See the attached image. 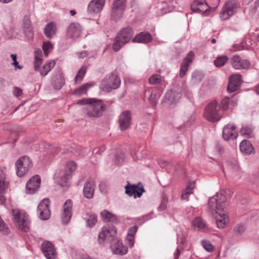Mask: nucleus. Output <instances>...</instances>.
<instances>
[{
	"mask_svg": "<svg viewBox=\"0 0 259 259\" xmlns=\"http://www.w3.org/2000/svg\"><path fill=\"white\" fill-rule=\"evenodd\" d=\"M226 197L222 193H217L209 199L208 207L212 215L216 218V224L219 228H224L229 218L222 211L226 209Z\"/></svg>",
	"mask_w": 259,
	"mask_h": 259,
	"instance_id": "obj_1",
	"label": "nucleus"
},
{
	"mask_svg": "<svg viewBox=\"0 0 259 259\" xmlns=\"http://www.w3.org/2000/svg\"><path fill=\"white\" fill-rule=\"evenodd\" d=\"M90 105L83 108L84 114L89 117L98 118L102 116L106 110V105L102 100L93 98Z\"/></svg>",
	"mask_w": 259,
	"mask_h": 259,
	"instance_id": "obj_2",
	"label": "nucleus"
},
{
	"mask_svg": "<svg viewBox=\"0 0 259 259\" xmlns=\"http://www.w3.org/2000/svg\"><path fill=\"white\" fill-rule=\"evenodd\" d=\"M120 84V79L118 75L114 72L111 73L101 81L100 89L106 92L118 88Z\"/></svg>",
	"mask_w": 259,
	"mask_h": 259,
	"instance_id": "obj_3",
	"label": "nucleus"
},
{
	"mask_svg": "<svg viewBox=\"0 0 259 259\" xmlns=\"http://www.w3.org/2000/svg\"><path fill=\"white\" fill-rule=\"evenodd\" d=\"M204 117L208 121L214 122L219 121L222 114L220 111V107L215 101L209 103L205 108Z\"/></svg>",
	"mask_w": 259,
	"mask_h": 259,
	"instance_id": "obj_4",
	"label": "nucleus"
},
{
	"mask_svg": "<svg viewBox=\"0 0 259 259\" xmlns=\"http://www.w3.org/2000/svg\"><path fill=\"white\" fill-rule=\"evenodd\" d=\"M220 0H196L191 5V9L194 12L205 13L211 7H217Z\"/></svg>",
	"mask_w": 259,
	"mask_h": 259,
	"instance_id": "obj_5",
	"label": "nucleus"
},
{
	"mask_svg": "<svg viewBox=\"0 0 259 259\" xmlns=\"http://www.w3.org/2000/svg\"><path fill=\"white\" fill-rule=\"evenodd\" d=\"M16 174L19 177L24 176L32 167V162L28 156L20 157L15 162Z\"/></svg>",
	"mask_w": 259,
	"mask_h": 259,
	"instance_id": "obj_6",
	"label": "nucleus"
},
{
	"mask_svg": "<svg viewBox=\"0 0 259 259\" xmlns=\"http://www.w3.org/2000/svg\"><path fill=\"white\" fill-rule=\"evenodd\" d=\"M116 229L114 227H103L98 235V242L100 244H109L116 238Z\"/></svg>",
	"mask_w": 259,
	"mask_h": 259,
	"instance_id": "obj_7",
	"label": "nucleus"
},
{
	"mask_svg": "<svg viewBox=\"0 0 259 259\" xmlns=\"http://www.w3.org/2000/svg\"><path fill=\"white\" fill-rule=\"evenodd\" d=\"M12 213L13 220L18 228L23 232H27L29 228L28 216L21 213L19 209H13Z\"/></svg>",
	"mask_w": 259,
	"mask_h": 259,
	"instance_id": "obj_8",
	"label": "nucleus"
},
{
	"mask_svg": "<svg viewBox=\"0 0 259 259\" xmlns=\"http://www.w3.org/2000/svg\"><path fill=\"white\" fill-rule=\"evenodd\" d=\"M237 4L235 0H228L224 5L220 13V18L225 20L229 19L236 13Z\"/></svg>",
	"mask_w": 259,
	"mask_h": 259,
	"instance_id": "obj_9",
	"label": "nucleus"
},
{
	"mask_svg": "<svg viewBox=\"0 0 259 259\" xmlns=\"http://www.w3.org/2000/svg\"><path fill=\"white\" fill-rule=\"evenodd\" d=\"M50 203L49 199H44L40 201L37 206V212L38 216L42 220H47L50 218Z\"/></svg>",
	"mask_w": 259,
	"mask_h": 259,
	"instance_id": "obj_10",
	"label": "nucleus"
},
{
	"mask_svg": "<svg viewBox=\"0 0 259 259\" xmlns=\"http://www.w3.org/2000/svg\"><path fill=\"white\" fill-rule=\"evenodd\" d=\"M182 96L179 89L175 88L167 92L164 97V102L173 107Z\"/></svg>",
	"mask_w": 259,
	"mask_h": 259,
	"instance_id": "obj_11",
	"label": "nucleus"
},
{
	"mask_svg": "<svg viewBox=\"0 0 259 259\" xmlns=\"http://www.w3.org/2000/svg\"><path fill=\"white\" fill-rule=\"evenodd\" d=\"M105 0H92L88 7L89 14L94 15L99 14L105 5Z\"/></svg>",
	"mask_w": 259,
	"mask_h": 259,
	"instance_id": "obj_12",
	"label": "nucleus"
},
{
	"mask_svg": "<svg viewBox=\"0 0 259 259\" xmlns=\"http://www.w3.org/2000/svg\"><path fill=\"white\" fill-rule=\"evenodd\" d=\"M241 77L240 74H235L230 76L227 88L229 93L235 92L239 88L242 82Z\"/></svg>",
	"mask_w": 259,
	"mask_h": 259,
	"instance_id": "obj_13",
	"label": "nucleus"
},
{
	"mask_svg": "<svg viewBox=\"0 0 259 259\" xmlns=\"http://www.w3.org/2000/svg\"><path fill=\"white\" fill-rule=\"evenodd\" d=\"M238 133L236 127L233 124H228L223 128V137L226 141L236 139Z\"/></svg>",
	"mask_w": 259,
	"mask_h": 259,
	"instance_id": "obj_14",
	"label": "nucleus"
},
{
	"mask_svg": "<svg viewBox=\"0 0 259 259\" xmlns=\"http://www.w3.org/2000/svg\"><path fill=\"white\" fill-rule=\"evenodd\" d=\"M40 181V178L37 175L30 179L26 183V193L27 194H33L36 192L39 188Z\"/></svg>",
	"mask_w": 259,
	"mask_h": 259,
	"instance_id": "obj_15",
	"label": "nucleus"
},
{
	"mask_svg": "<svg viewBox=\"0 0 259 259\" xmlns=\"http://www.w3.org/2000/svg\"><path fill=\"white\" fill-rule=\"evenodd\" d=\"M41 250L47 259H56V252L53 244L49 241L41 244Z\"/></svg>",
	"mask_w": 259,
	"mask_h": 259,
	"instance_id": "obj_16",
	"label": "nucleus"
},
{
	"mask_svg": "<svg viewBox=\"0 0 259 259\" xmlns=\"http://www.w3.org/2000/svg\"><path fill=\"white\" fill-rule=\"evenodd\" d=\"M72 202L71 200L68 199L63 205V212L61 215V220L64 224L69 223L72 216Z\"/></svg>",
	"mask_w": 259,
	"mask_h": 259,
	"instance_id": "obj_17",
	"label": "nucleus"
},
{
	"mask_svg": "<svg viewBox=\"0 0 259 259\" xmlns=\"http://www.w3.org/2000/svg\"><path fill=\"white\" fill-rule=\"evenodd\" d=\"M231 63L235 69H246L249 67L250 64L249 61L242 59L238 55H234L232 57Z\"/></svg>",
	"mask_w": 259,
	"mask_h": 259,
	"instance_id": "obj_18",
	"label": "nucleus"
},
{
	"mask_svg": "<svg viewBox=\"0 0 259 259\" xmlns=\"http://www.w3.org/2000/svg\"><path fill=\"white\" fill-rule=\"evenodd\" d=\"M110 247L114 253L119 255H123L127 253V248L124 246L121 241L116 238L111 243Z\"/></svg>",
	"mask_w": 259,
	"mask_h": 259,
	"instance_id": "obj_19",
	"label": "nucleus"
},
{
	"mask_svg": "<svg viewBox=\"0 0 259 259\" xmlns=\"http://www.w3.org/2000/svg\"><path fill=\"white\" fill-rule=\"evenodd\" d=\"M194 56V53L190 51L182 62L180 70V76L182 78L186 74L189 64L192 62Z\"/></svg>",
	"mask_w": 259,
	"mask_h": 259,
	"instance_id": "obj_20",
	"label": "nucleus"
},
{
	"mask_svg": "<svg viewBox=\"0 0 259 259\" xmlns=\"http://www.w3.org/2000/svg\"><path fill=\"white\" fill-rule=\"evenodd\" d=\"M81 32V26L77 23H72L68 27L67 35L75 39L80 36Z\"/></svg>",
	"mask_w": 259,
	"mask_h": 259,
	"instance_id": "obj_21",
	"label": "nucleus"
},
{
	"mask_svg": "<svg viewBox=\"0 0 259 259\" xmlns=\"http://www.w3.org/2000/svg\"><path fill=\"white\" fill-rule=\"evenodd\" d=\"M95 184L92 179H89L84 183L83 193L84 196L88 199H91L94 196Z\"/></svg>",
	"mask_w": 259,
	"mask_h": 259,
	"instance_id": "obj_22",
	"label": "nucleus"
},
{
	"mask_svg": "<svg viewBox=\"0 0 259 259\" xmlns=\"http://www.w3.org/2000/svg\"><path fill=\"white\" fill-rule=\"evenodd\" d=\"M131 116L130 112L125 111L119 116V123L121 130H126L131 123Z\"/></svg>",
	"mask_w": 259,
	"mask_h": 259,
	"instance_id": "obj_23",
	"label": "nucleus"
},
{
	"mask_svg": "<svg viewBox=\"0 0 259 259\" xmlns=\"http://www.w3.org/2000/svg\"><path fill=\"white\" fill-rule=\"evenodd\" d=\"M133 30L131 27L122 29L117 35L119 39L125 44L128 42L133 35Z\"/></svg>",
	"mask_w": 259,
	"mask_h": 259,
	"instance_id": "obj_24",
	"label": "nucleus"
},
{
	"mask_svg": "<svg viewBox=\"0 0 259 259\" xmlns=\"http://www.w3.org/2000/svg\"><path fill=\"white\" fill-rule=\"evenodd\" d=\"M152 40L151 34L148 32H141L132 39L133 42L147 44Z\"/></svg>",
	"mask_w": 259,
	"mask_h": 259,
	"instance_id": "obj_25",
	"label": "nucleus"
},
{
	"mask_svg": "<svg viewBox=\"0 0 259 259\" xmlns=\"http://www.w3.org/2000/svg\"><path fill=\"white\" fill-rule=\"evenodd\" d=\"M9 184V180L6 175L5 169L0 168V193L6 192Z\"/></svg>",
	"mask_w": 259,
	"mask_h": 259,
	"instance_id": "obj_26",
	"label": "nucleus"
},
{
	"mask_svg": "<svg viewBox=\"0 0 259 259\" xmlns=\"http://www.w3.org/2000/svg\"><path fill=\"white\" fill-rule=\"evenodd\" d=\"M102 220L106 223L111 222L117 224L119 222V219L114 214L107 210H104L100 213Z\"/></svg>",
	"mask_w": 259,
	"mask_h": 259,
	"instance_id": "obj_27",
	"label": "nucleus"
},
{
	"mask_svg": "<svg viewBox=\"0 0 259 259\" xmlns=\"http://www.w3.org/2000/svg\"><path fill=\"white\" fill-rule=\"evenodd\" d=\"M65 82L63 74L59 72L58 74L53 76L52 78V84L56 90H60L62 88Z\"/></svg>",
	"mask_w": 259,
	"mask_h": 259,
	"instance_id": "obj_28",
	"label": "nucleus"
},
{
	"mask_svg": "<svg viewBox=\"0 0 259 259\" xmlns=\"http://www.w3.org/2000/svg\"><path fill=\"white\" fill-rule=\"evenodd\" d=\"M125 9L113 6L111 12V18L112 20L117 21L122 16Z\"/></svg>",
	"mask_w": 259,
	"mask_h": 259,
	"instance_id": "obj_29",
	"label": "nucleus"
},
{
	"mask_svg": "<svg viewBox=\"0 0 259 259\" xmlns=\"http://www.w3.org/2000/svg\"><path fill=\"white\" fill-rule=\"evenodd\" d=\"M253 149L251 144L248 140H243L240 144V151L244 154H250L253 151Z\"/></svg>",
	"mask_w": 259,
	"mask_h": 259,
	"instance_id": "obj_30",
	"label": "nucleus"
},
{
	"mask_svg": "<svg viewBox=\"0 0 259 259\" xmlns=\"http://www.w3.org/2000/svg\"><path fill=\"white\" fill-rule=\"evenodd\" d=\"M193 225L195 229L200 230L203 232H207L209 231V228L206 226L205 223L200 217H197L195 219L193 222Z\"/></svg>",
	"mask_w": 259,
	"mask_h": 259,
	"instance_id": "obj_31",
	"label": "nucleus"
},
{
	"mask_svg": "<svg viewBox=\"0 0 259 259\" xmlns=\"http://www.w3.org/2000/svg\"><path fill=\"white\" fill-rule=\"evenodd\" d=\"M56 25L52 22L48 23L45 27L44 33L47 37L52 38L56 33Z\"/></svg>",
	"mask_w": 259,
	"mask_h": 259,
	"instance_id": "obj_32",
	"label": "nucleus"
},
{
	"mask_svg": "<svg viewBox=\"0 0 259 259\" xmlns=\"http://www.w3.org/2000/svg\"><path fill=\"white\" fill-rule=\"evenodd\" d=\"M76 169V164L73 161H70L66 163L65 165L64 176L67 178H70L71 175Z\"/></svg>",
	"mask_w": 259,
	"mask_h": 259,
	"instance_id": "obj_33",
	"label": "nucleus"
},
{
	"mask_svg": "<svg viewBox=\"0 0 259 259\" xmlns=\"http://www.w3.org/2000/svg\"><path fill=\"white\" fill-rule=\"evenodd\" d=\"M195 187V182H192L189 183L185 190L182 194V198L184 200H188L189 196L193 194V189Z\"/></svg>",
	"mask_w": 259,
	"mask_h": 259,
	"instance_id": "obj_34",
	"label": "nucleus"
},
{
	"mask_svg": "<svg viewBox=\"0 0 259 259\" xmlns=\"http://www.w3.org/2000/svg\"><path fill=\"white\" fill-rule=\"evenodd\" d=\"M93 86V84L91 83H86L81 85L79 88L75 90L73 92L74 95L81 96L86 94L88 90Z\"/></svg>",
	"mask_w": 259,
	"mask_h": 259,
	"instance_id": "obj_35",
	"label": "nucleus"
},
{
	"mask_svg": "<svg viewBox=\"0 0 259 259\" xmlns=\"http://www.w3.org/2000/svg\"><path fill=\"white\" fill-rule=\"evenodd\" d=\"M87 67L85 65H83L78 71L76 74L75 79L74 82L75 83H79L84 77L86 73Z\"/></svg>",
	"mask_w": 259,
	"mask_h": 259,
	"instance_id": "obj_36",
	"label": "nucleus"
},
{
	"mask_svg": "<svg viewBox=\"0 0 259 259\" xmlns=\"http://www.w3.org/2000/svg\"><path fill=\"white\" fill-rule=\"evenodd\" d=\"M253 128L251 125H244L240 130L241 135L246 137L249 138L252 136Z\"/></svg>",
	"mask_w": 259,
	"mask_h": 259,
	"instance_id": "obj_37",
	"label": "nucleus"
},
{
	"mask_svg": "<svg viewBox=\"0 0 259 259\" xmlns=\"http://www.w3.org/2000/svg\"><path fill=\"white\" fill-rule=\"evenodd\" d=\"M227 166L233 172H236L239 170L240 168L237 161L235 159L228 160L227 162Z\"/></svg>",
	"mask_w": 259,
	"mask_h": 259,
	"instance_id": "obj_38",
	"label": "nucleus"
},
{
	"mask_svg": "<svg viewBox=\"0 0 259 259\" xmlns=\"http://www.w3.org/2000/svg\"><path fill=\"white\" fill-rule=\"evenodd\" d=\"M55 62L54 60L51 61L48 63L46 64L43 68L40 70V74L42 76H46L52 68L54 67Z\"/></svg>",
	"mask_w": 259,
	"mask_h": 259,
	"instance_id": "obj_39",
	"label": "nucleus"
},
{
	"mask_svg": "<svg viewBox=\"0 0 259 259\" xmlns=\"http://www.w3.org/2000/svg\"><path fill=\"white\" fill-rule=\"evenodd\" d=\"M41 52L40 50L35 51V61H34V69L38 70L42 63Z\"/></svg>",
	"mask_w": 259,
	"mask_h": 259,
	"instance_id": "obj_40",
	"label": "nucleus"
},
{
	"mask_svg": "<svg viewBox=\"0 0 259 259\" xmlns=\"http://www.w3.org/2000/svg\"><path fill=\"white\" fill-rule=\"evenodd\" d=\"M203 75L199 71H195L192 74V81L193 83L198 84L203 79Z\"/></svg>",
	"mask_w": 259,
	"mask_h": 259,
	"instance_id": "obj_41",
	"label": "nucleus"
},
{
	"mask_svg": "<svg viewBox=\"0 0 259 259\" xmlns=\"http://www.w3.org/2000/svg\"><path fill=\"white\" fill-rule=\"evenodd\" d=\"M228 60V58L226 56L218 57L214 61V64L217 67H220L224 66Z\"/></svg>",
	"mask_w": 259,
	"mask_h": 259,
	"instance_id": "obj_42",
	"label": "nucleus"
},
{
	"mask_svg": "<svg viewBox=\"0 0 259 259\" xmlns=\"http://www.w3.org/2000/svg\"><path fill=\"white\" fill-rule=\"evenodd\" d=\"M162 78L158 74H153L149 78V82L151 84H157L161 83Z\"/></svg>",
	"mask_w": 259,
	"mask_h": 259,
	"instance_id": "obj_43",
	"label": "nucleus"
},
{
	"mask_svg": "<svg viewBox=\"0 0 259 259\" xmlns=\"http://www.w3.org/2000/svg\"><path fill=\"white\" fill-rule=\"evenodd\" d=\"M125 44L119 39V36H116L112 45L113 50L117 52Z\"/></svg>",
	"mask_w": 259,
	"mask_h": 259,
	"instance_id": "obj_44",
	"label": "nucleus"
},
{
	"mask_svg": "<svg viewBox=\"0 0 259 259\" xmlns=\"http://www.w3.org/2000/svg\"><path fill=\"white\" fill-rule=\"evenodd\" d=\"M160 96V94H155L154 93V91L153 90L149 98V101L152 105L155 106L157 103V101L159 99Z\"/></svg>",
	"mask_w": 259,
	"mask_h": 259,
	"instance_id": "obj_45",
	"label": "nucleus"
},
{
	"mask_svg": "<svg viewBox=\"0 0 259 259\" xmlns=\"http://www.w3.org/2000/svg\"><path fill=\"white\" fill-rule=\"evenodd\" d=\"M124 188L125 189V194L130 197L133 196L135 189H137L136 185H130L128 183L125 186Z\"/></svg>",
	"mask_w": 259,
	"mask_h": 259,
	"instance_id": "obj_46",
	"label": "nucleus"
},
{
	"mask_svg": "<svg viewBox=\"0 0 259 259\" xmlns=\"http://www.w3.org/2000/svg\"><path fill=\"white\" fill-rule=\"evenodd\" d=\"M69 179L70 178H67L66 177H65L64 174H63V176H61L60 178L58 179V183L61 186L63 187H68L69 186L68 181Z\"/></svg>",
	"mask_w": 259,
	"mask_h": 259,
	"instance_id": "obj_47",
	"label": "nucleus"
},
{
	"mask_svg": "<svg viewBox=\"0 0 259 259\" xmlns=\"http://www.w3.org/2000/svg\"><path fill=\"white\" fill-rule=\"evenodd\" d=\"M201 244L207 251L211 252L214 249V247L208 241L202 240L201 241Z\"/></svg>",
	"mask_w": 259,
	"mask_h": 259,
	"instance_id": "obj_48",
	"label": "nucleus"
},
{
	"mask_svg": "<svg viewBox=\"0 0 259 259\" xmlns=\"http://www.w3.org/2000/svg\"><path fill=\"white\" fill-rule=\"evenodd\" d=\"M53 48L52 44L49 42H46L43 44L42 45V49L44 52L45 55L46 57H47L49 55V50Z\"/></svg>",
	"mask_w": 259,
	"mask_h": 259,
	"instance_id": "obj_49",
	"label": "nucleus"
},
{
	"mask_svg": "<svg viewBox=\"0 0 259 259\" xmlns=\"http://www.w3.org/2000/svg\"><path fill=\"white\" fill-rule=\"evenodd\" d=\"M97 222V216L95 214H91L87 220L88 226L92 227L96 224Z\"/></svg>",
	"mask_w": 259,
	"mask_h": 259,
	"instance_id": "obj_50",
	"label": "nucleus"
},
{
	"mask_svg": "<svg viewBox=\"0 0 259 259\" xmlns=\"http://www.w3.org/2000/svg\"><path fill=\"white\" fill-rule=\"evenodd\" d=\"M136 188L137 189H135V191H134V194L133 195L134 198L140 197L143 193L145 192V190L143 187H140L136 185Z\"/></svg>",
	"mask_w": 259,
	"mask_h": 259,
	"instance_id": "obj_51",
	"label": "nucleus"
},
{
	"mask_svg": "<svg viewBox=\"0 0 259 259\" xmlns=\"http://www.w3.org/2000/svg\"><path fill=\"white\" fill-rule=\"evenodd\" d=\"M32 25L29 17L28 16H25L24 17L23 21V28L27 29L28 28H31Z\"/></svg>",
	"mask_w": 259,
	"mask_h": 259,
	"instance_id": "obj_52",
	"label": "nucleus"
},
{
	"mask_svg": "<svg viewBox=\"0 0 259 259\" xmlns=\"http://www.w3.org/2000/svg\"><path fill=\"white\" fill-rule=\"evenodd\" d=\"M26 37L28 40H31L33 37L32 27L23 29Z\"/></svg>",
	"mask_w": 259,
	"mask_h": 259,
	"instance_id": "obj_53",
	"label": "nucleus"
},
{
	"mask_svg": "<svg viewBox=\"0 0 259 259\" xmlns=\"http://www.w3.org/2000/svg\"><path fill=\"white\" fill-rule=\"evenodd\" d=\"M125 243L129 247H133L135 243V237H133L132 235H127L125 239Z\"/></svg>",
	"mask_w": 259,
	"mask_h": 259,
	"instance_id": "obj_54",
	"label": "nucleus"
},
{
	"mask_svg": "<svg viewBox=\"0 0 259 259\" xmlns=\"http://www.w3.org/2000/svg\"><path fill=\"white\" fill-rule=\"evenodd\" d=\"M94 100V99H93V98H84L78 101L76 104L80 105H84L86 106L87 105H90L91 102Z\"/></svg>",
	"mask_w": 259,
	"mask_h": 259,
	"instance_id": "obj_55",
	"label": "nucleus"
},
{
	"mask_svg": "<svg viewBox=\"0 0 259 259\" xmlns=\"http://www.w3.org/2000/svg\"><path fill=\"white\" fill-rule=\"evenodd\" d=\"M113 6L125 9L126 0H114Z\"/></svg>",
	"mask_w": 259,
	"mask_h": 259,
	"instance_id": "obj_56",
	"label": "nucleus"
},
{
	"mask_svg": "<svg viewBox=\"0 0 259 259\" xmlns=\"http://www.w3.org/2000/svg\"><path fill=\"white\" fill-rule=\"evenodd\" d=\"M245 230L244 226L243 225H238L235 226L233 229L235 234H240Z\"/></svg>",
	"mask_w": 259,
	"mask_h": 259,
	"instance_id": "obj_57",
	"label": "nucleus"
},
{
	"mask_svg": "<svg viewBox=\"0 0 259 259\" xmlns=\"http://www.w3.org/2000/svg\"><path fill=\"white\" fill-rule=\"evenodd\" d=\"M229 98L225 97L222 100V108L224 110H227L229 108Z\"/></svg>",
	"mask_w": 259,
	"mask_h": 259,
	"instance_id": "obj_58",
	"label": "nucleus"
},
{
	"mask_svg": "<svg viewBox=\"0 0 259 259\" xmlns=\"http://www.w3.org/2000/svg\"><path fill=\"white\" fill-rule=\"evenodd\" d=\"M11 57L13 61L12 63V65H14L15 68H18L19 69H21L23 68V66L21 65H19L18 64V62L17 61V55L16 54H11Z\"/></svg>",
	"mask_w": 259,
	"mask_h": 259,
	"instance_id": "obj_59",
	"label": "nucleus"
},
{
	"mask_svg": "<svg viewBox=\"0 0 259 259\" xmlns=\"http://www.w3.org/2000/svg\"><path fill=\"white\" fill-rule=\"evenodd\" d=\"M165 4H166L165 2L163 3V7L162 8V13H166L167 12H169L173 10L174 6L172 4H170L166 8L165 7Z\"/></svg>",
	"mask_w": 259,
	"mask_h": 259,
	"instance_id": "obj_60",
	"label": "nucleus"
},
{
	"mask_svg": "<svg viewBox=\"0 0 259 259\" xmlns=\"http://www.w3.org/2000/svg\"><path fill=\"white\" fill-rule=\"evenodd\" d=\"M124 160V155L122 153H119L115 156V163L117 164H121Z\"/></svg>",
	"mask_w": 259,
	"mask_h": 259,
	"instance_id": "obj_61",
	"label": "nucleus"
},
{
	"mask_svg": "<svg viewBox=\"0 0 259 259\" xmlns=\"http://www.w3.org/2000/svg\"><path fill=\"white\" fill-rule=\"evenodd\" d=\"M22 94V90L19 87L13 88V94L16 97H20Z\"/></svg>",
	"mask_w": 259,
	"mask_h": 259,
	"instance_id": "obj_62",
	"label": "nucleus"
},
{
	"mask_svg": "<svg viewBox=\"0 0 259 259\" xmlns=\"http://www.w3.org/2000/svg\"><path fill=\"white\" fill-rule=\"evenodd\" d=\"M138 227L137 226H134L132 227L128 231L127 235H132L135 237V235L137 231Z\"/></svg>",
	"mask_w": 259,
	"mask_h": 259,
	"instance_id": "obj_63",
	"label": "nucleus"
},
{
	"mask_svg": "<svg viewBox=\"0 0 259 259\" xmlns=\"http://www.w3.org/2000/svg\"><path fill=\"white\" fill-rule=\"evenodd\" d=\"M77 55H78V57L79 58H83L88 56V53L87 51H84L78 53Z\"/></svg>",
	"mask_w": 259,
	"mask_h": 259,
	"instance_id": "obj_64",
	"label": "nucleus"
}]
</instances>
